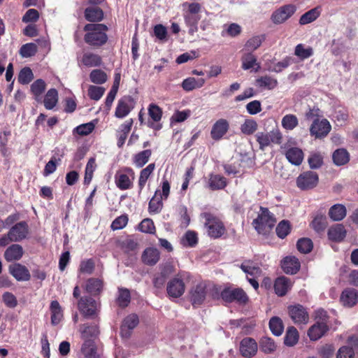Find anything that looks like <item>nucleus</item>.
Here are the masks:
<instances>
[{
    "label": "nucleus",
    "mask_w": 358,
    "mask_h": 358,
    "mask_svg": "<svg viewBox=\"0 0 358 358\" xmlns=\"http://www.w3.org/2000/svg\"><path fill=\"white\" fill-rule=\"evenodd\" d=\"M229 129V122L223 118L219 119L212 127L210 136L215 141H220L227 133Z\"/></svg>",
    "instance_id": "nucleus-14"
},
{
    "label": "nucleus",
    "mask_w": 358,
    "mask_h": 358,
    "mask_svg": "<svg viewBox=\"0 0 358 358\" xmlns=\"http://www.w3.org/2000/svg\"><path fill=\"white\" fill-rule=\"evenodd\" d=\"M81 352L85 358H99L96 352V348L93 340H86L84 341Z\"/></svg>",
    "instance_id": "nucleus-34"
},
{
    "label": "nucleus",
    "mask_w": 358,
    "mask_h": 358,
    "mask_svg": "<svg viewBox=\"0 0 358 358\" xmlns=\"http://www.w3.org/2000/svg\"><path fill=\"white\" fill-rule=\"evenodd\" d=\"M283 271L288 274H294L300 268V263L295 257H286L282 262Z\"/></svg>",
    "instance_id": "nucleus-26"
},
{
    "label": "nucleus",
    "mask_w": 358,
    "mask_h": 358,
    "mask_svg": "<svg viewBox=\"0 0 358 358\" xmlns=\"http://www.w3.org/2000/svg\"><path fill=\"white\" fill-rule=\"evenodd\" d=\"M205 283L200 282L192 287L190 292V300L193 306H199L205 300L206 296Z\"/></svg>",
    "instance_id": "nucleus-15"
},
{
    "label": "nucleus",
    "mask_w": 358,
    "mask_h": 358,
    "mask_svg": "<svg viewBox=\"0 0 358 358\" xmlns=\"http://www.w3.org/2000/svg\"><path fill=\"white\" fill-rule=\"evenodd\" d=\"M105 92V88L103 87L90 85L88 88V96L91 99L99 100Z\"/></svg>",
    "instance_id": "nucleus-58"
},
{
    "label": "nucleus",
    "mask_w": 358,
    "mask_h": 358,
    "mask_svg": "<svg viewBox=\"0 0 358 358\" xmlns=\"http://www.w3.org/2000/svg\"><path fill=\"white\" fill-rule=\"evenodd\" d=\"M29 227L25 222H20L14 225L8 231L11 241L18 242L27 236Z\"/></svg>",
    "instance_id": "nucleus-13"
},
{
    "label": "nucleus",
    "mask_w": 358,
    "mask_h": 358,
    "mask_svg": "<svg viewBox=\"0 0 358 358\" xmlns=\"http://www.w3.org/2000/svg\"><path fill=\"white\" fill-rule=\"evenodd\" d=\"M276 220L266 208H261L252 225L259 234H266L274 227Z\"/></svg>",
    "instance_id": "nucleus-2"
},
{
    "label": "nucleus",
    "mask_w": 358,
    "mask_h": 358,
    "mask_svg": "<svg viewBox=\"0 0 358 358\" xmlns=\"http://www.w3.org/2000/svg\"><path fill=\"white\" fill-rule=\"evenodd\" d=\"M241 269L245 273L255 278L261 275L262 271L257 266L255 265L252 262H245L241 266Z\"/></svg>",
    "instance_id": "nucleus-50"
},
{
    "label": "nucleus",
    "mask_w": 358,
    "mask_h": 358,
    "mask_svg": "<svg viewBox=\"0 0 358 358\" xmlns=\"http://www.w3.org/2000/svg\"><path fill=\"white\" fill-rule=\"evenodd\" d=\"M333 161L337 166L344 165L348 162L349 154L345 149H338L333 153Z\"/></svg>",
    "instance_id": "nucleus-45"
},
{
    "label": "nucleus",
    "mask_w": 358,
    "mask_h": 358,
    "mask_svg": "<svg viewBox=\"0 0 358 358\" xmlns=\"http://www.w3.org/2000/svg\"><path fill=\"white\" fill-rule=\"evenodd\" d=\"M205 83V80L200 78L196 80L194 78L190 77L186 78L182 83V87L185 91H192L196 88L201 87Z\"/></svg>",
    "instance_id": "nucleus-40"
},
{
    "label": "nucleus",
    "mask_w": 358,
    "mask_h": 358,
    "mask_svg": "<svg viewBox=\"0 0 358 358\" xmlns=\"http://www.w3.org/2000/svg\"><path fill=\"white\" fill-rule=\"evenodd\" d=\"M167 293L171 297L178 298L185 292V283L181 279L175 278L167 285Z\"/></svg>",
    "instance_id": "nucleus-17"
},
{
    "label": "nucleus",
    "mask_w": 358,
    "mask_h": 358,
    "mask_svg": "<svg viewBox=\"0 0 358 358\" xmlns=\"http://www.w3.org/2000/svg\"><path fill=\"white\" fill-rule=\"evenodd\" d=\"M207 233L209 236L217 238L222 236L225 232V227L222 221L210 213H203L201 214Z\"/></svg>",
    "instance_id": "nucleus-3"
},
{
    "label": "nucleus",
    "mask_w": 358,
    "mask_h": 358,
    "mask_svg": "<svg viewBox=\"0 0 358 358\" xmlns=\"http://www.w3.org/2000/svg\"><path fill=\"white\" fill-rule=\"evenodd\" d=\"M289 315L293 322L296 324H307L309 316L306 310L299 304L291 306L288 308Z\"/></svg>",
    "instance_id": "nucleus-11"
},
{
    "label": "nucleus",
    "mask_w": 358,
    "mask_h": 358,
    "mask_svg": "<svg viewBox=\"0 0 358 358\" xmlns=\"http://www.w3.org/2000/svg\"><path fill=\"white\" fill-rule=\"evenodd\" d=\"M34 78L32 71L29 67L23 68L18 76V81L22 85L29 83Z\"/></svg>",
    "instance_id": "nucleus-56"
},
{
    "label": "nucleus",
    "mask_w": 358,
    "mask_h": 358,
    "mask_svg": "<svg viewBox=\"0 0 358 358\" xmlns=\"http://www.w3.org/2000/svg\"><path fill=\"white\" fill-rule=\"evenodd\" d=\"M329 217L334 221H340L346 215V208L341 204L333 206L329 211Z\"/></svg>",
    "instance_id": "nucleus-41"
},
{
    "label": "nucleus",
    "mask_w": 358,
    "mask_h": 358,
    "mask_svg": "<svg viewBox=\"0 0 358 358\" xmlns=\"http://www.w3.org/2000/svg\"><path fill=\"white\" fill-rule=\"evenodd\" d=\"M37 52V46L36 44L29 43L23 45L20 50V54L23 57H29L34 55Z\"/></svg>",
    "instance_id": "nucleus-59"
},
{
    "label": "nucleus",
    "mask_w": 358,
    "mask_h": 358,
    "mask_svg": "<svg viewBox=\"0 0 358 358\" xmlns=\"http://www.w3.org/2000/svg\"><path fill=\"white\" fill-rule=\"evenodd\" d=\"M282 126L287 130H293L298 125V119L296 115L288 114L282 119Z\"/></svg>",
    "instance_id": "nucleus-53"
},
{
    "label": "nucleus",
    "mask_w": 358,
    "mask_h": 358,
    "mask_svg": "<svg viewBox=\"0 0 358 358\" xmlns=\"http://www.w3.org/2000/svg\"><path fill=\"white\" fill-rule=\"evenodd\" d=\"M296 11L293 5H286L276 10L271 16V20L275 24H281L289 18Z\"/></svg>",
    "instance_id": "nucleus-12"
},
{
    "label": "nucleus",
    "mask_w": 358,
    "mask_h": 358,
    "mask_svg": "<svg viewBox=\"0 0 358 358\" xmlns=\"http://www.w3.org/2000/svg\"><path fill=\"white\" fill-rule=\"evenodd\" d=\"M255 85L262 89L273 90L278 85V80L271 76H264L257 78Z\"/></svg>",
    "instance_id": "nucleus-36"
},
{
    "label": "nucleus",
    "mask_w": 358,
    "mask_h": 358,
    "mask_svg": "<svg viewBox=\"0 0 358 358\" xmlns=\"http://www.w3.org/2000/svg\"><path fill=\"white\" fill-rule=\"evenodd\" d=\"M331 128V124L327 120L317 118L313 121L310 132L312 136H315L316 138H322L329 133Z\"/></svg>",
    "instance_id": "nucleus-10"
},
{
    "label": "nucleus",
    "mask_w": 358,
    "mask_h": 358,
    "mask_svg": "<svg viewBox=\"0 0 358 358\" xmlns=\"http://www.w3.org/2000/svg\"><path fill=\"white\" fill-rule=\"evenodd\" d=\"M155 169V164L154 163H151L141 171L138 181L139 192H141L143 190L148 180L149 179L150 176L152 174Z\"/></svg>",
    "instance_id": "nucleus-29"
},
{
    "label": "nucleus",
    "mask_w": 358,
    "mask_h": 358,
    "mask_svg": "<svg viewBox=\"0 0 358 358\" xmlns=\"http://www.w3.org/2000/svg\"><path fill=\"white\" fill-rule=\"evenodd\" d=\"M108 27L103 24H87L84 27L85 43L92 46L100 47L108 41Z\"/></svg>",
    "instance_id": "nucleus-1"
},
{
    "label": "nucleus",
    "mask_w": 358,
    "mask_h": 358,
    "mask_svg": "<svg viewBox=\"0 0 358 358\" xmlns=\"http://www.w3.org/2000/svg\"><path fill=\"white\" fill-rule=\"evenodd\" d=\"M269 328L271 332L277 336H280L284 330V325L282 320L278 317H273L269 321Z\"/></svg>",
    "instance_id": "nucleus-47"
},
{
    "label": "nucleus",
    "mask_w": 358,
    "mask_h": 358,
    "mask_svg": "<svg viewBox=\"0 0 358 358\" xmlns=\"http://www.w3.org/2000/svg\"><path fill=\"white\" fill-rule=\"evenodd\" d=\"M259 348L263 352L271 354L275 351L277 345L273 338L264 336L259 341Z\"/></svg>",
    "instance_id": "nucleus-38"
},
{
    "label": "nucleus",
    "mask_w": 358,
    "mask_h": 358,
    "mask_svg": "<svg viewBox=\"0 0 358 358\" xmlns=\"http://www.w3.org/2000/svg\"><path fill=\"white\" fill-rule=\"evenodd\" d=\"M296 246L301 253L307 254L313 249V242L308 238H303L297 241Z\"/></svg>",
    "instance_id": "nucleus-57"
},
{
    "label": "nucleus",
    "mask_w": 358,
    "mask_h": 358,
    "mask_svg": "<svg viewBox=\"0 0 358 358\" xmlns=\"http://www.w3.org/2000/svg\"><path fill=\"white\" fill-rule=\"evenodd\" d=\"M132 124H133V120H132V119H130V120L125 121L120 127V129L117 131V145L119 148L122 147V145L124 144L125 141L127 138V135L131 131Z\"/></svg>",
    "instance_id": "nucleus-27"
},
{
    "label": "nucleus",
    "mask_w": 358,
    "mask_h": 358,
    "mask_svg": "<svg viewBox=\"0 0 358 358\" xmlns=\"http://www.w3.org/2000/svg\"><path fill=\"white\" fill-rule=\"evenodd\" d=\"M312 227L317 232L324 230L327 226V220L324 216H316L311 223Z\"/></svg>",
    "instance_id": "nucleus-61"
},
{
    "label": "nucleus",
    "mask_w": 358,
    "mask_h": 358,
    "mask_svg": "<svg viewBox=\"0 0 358 358\" xmlns=\"http://www.w3.org/2000/svg\"><path fill=\"white\" fill-rule=\"evenodd\" d=\"M131 296L129 289L120 288L118 290V296L117 303L119 306L124 308L130 303Z\"/></svg>",
    "instance_id": "nucleus-52"
},
{
    "label": "nucleus",
    "mask_w": 358,
    "mask_h": 358,
    "mask_svg": "<svg viewBox=\"0 0 358 358\" xmlns=\"http://www.w3.org/2000/svg\"><path fill=\"white\" fill-rule=\"evenodd\" d=\"M81 62L83 65L88 67L98 66L101 63V58L98 55L86 52L83 55Z\"/></svg>",
    "instance_id": "nucleus-39"
},
{
    "label": "nucleus",
    "mask_w": 358,
    "mask_h": 358,
    "mask_svg": "<svg viewBox=\"0 0 358 358\" xmlns=\"http://www.w3.org/2000/svg\"><path fill=\"white\" fill-rule=\"evenodd\" d=\"M320 15L318 8H313L303 14L299 19V24L305 25L315 21Z\"/></svg>",
    "instance_id": "nucleus-44"
},
{
    "label": "nucleus",
    "mask_w": 358,
    "mask_h": 358,
    "mask_svg": "<svg viewBox=\"0 0 358 358\" xmlns=\"http://www.w3.org/2000/svg\"><path fill=\"white\" fill-rule=\"evenodd\" d=\"M135 173L130 167H124L116 172L115 182L121 190L129 189L133 187Z\"/></svg>",
    "instance_id": "nucleus-5"
},
{
    "label": "nucleus",
    "mask_w": 358,
    "mask_h": 358,
    "mask_svg": "<svg viewBox=\"0 0 358 358\" xmlns=\"http://www.w3.org/2000/svg\"><path fill=\"white\" fill-rule=\"evenodd\" d=\"M134 108L133 99L130 96H125L119 100L115 116L118 118L126 117Z\"/></svg>",
    "instance_id": "nucleus-18"
},
{
    "label": "nucleus",
    "mask_w": 358,
    "mask_h": 358,
    "mask_svg": "<svg viewBox=\"0 0 358 358\" xmlns=\"http://www.w3.org/2000/svg\"><path fill=\"white\" fill-rule=\"evenodd\" d=\"M329 330V327L325 322H316L308 331V336L311 341H317L322 338Z\"/></svg>",
    "instance_id": "nucleus-21"
},
{
    "label": "nucleus",
    "mask_w": 358,
    "mask_h": 358,
    "mask_svg": "<svg viewBox=\"0 0 358 358\" xmlns=\"http://www.w3.org/2000/svg\"><path fill=\"white\" fill-rule=\"evenodd\" d=\"M85 17L90 22H99L103 18V12L99 7L90 6L85 9Z\"/></svg>",
    "instance_id": "nucleus-31"
},
{
    "label": "nucleus",
    "mask_w": 358,
    "mask_h": 358,
    "mask_svg": "<svg viewBox=\"0 0 358 358\" xmlns=\"http://www.w3.org/2000/svg\"><path fill=\"white\" fill-rule=\"evenodd\" d=\"M208 185L211 189H220L226 186V179L220 175H211Z\"/></svg>",
    "instance_id": "nucleus-49"
},
{
    "label": "nucleus",
    "mask_w": 358,
    "mask_h": 358,
    "mask_svg": "<svg viewBox=\"0 0 358 358\" xmlns=\"http://www.w3.org/2000/svg\"><path fill=\"white\" fill-rule=\"evenodd\" d=\"M294 54L301 59H305L313 55V50L311 47H305L303 44H298L295 47Z\"/></svg>",
    "instance_id": "nucleus-51"
},
{
    "label": "nucleus",
    "mask_w": 358,
    "mask_h": 358,
    "mask_svg": "<svg viewBox=\"0 0 358 358\" xmlns=\"http://www.w3.org/2000/svg\"><path fill=\"white\" fill-rule=\"evenodd\" d=\"M152 155L151 150L141 151L133 156V163L137 168L143 167L149 161Z\"/></svg>",
    "instance_id": "nucleus-33"
},
{
    "label": "nucleus",
    "mask_w": 358,
    "mask_h": 358,
    "mask_svg": "<svg viewBox=\"0 0 358 358\" xmlns=\"http://www.w3.org/2000/svg\"><path fill=\"white\" fill-rule=\"evenodd\" d=\"M160 253L155 248H148L142 254L143 262L149 266L155 265L159 260Z\"/></svg>",
    "instance_id": "nucleus-24"
},
{
    "label": "nucleus",
    "mask_w": 358,
    "mask_h": 358,
    "mask_svg": "<svg viewBox=\"0 0 358 358\" xmlns=\"http://www.w3.org/2000/svg\"><path fill=\"white\" fill-rule=\"evenodd\" d=\"M299 337L296 329L294 327H290L287 330L284 343L287 346L292 347L298 343Z\"/></svg>",
    "instance_id": "nucleus-43"
},
{
    "label": "nucleus",
    "mask_w": 358,
    "mask_h": 358,
    "mask_svg": "<svg viewBox=\"0 0 358 358\" xmlns=\"http://www.w3.org/2000/svg\"><path fill=\"white\" fill-rule=\"evenodd\" d=\"M264 37L262 36H255L247 41L245 48L249 52L257 50L262 43Z\"/></svg>",
    "instance_id": "nucleus-55"
},
{
    "label": "nucleus",
    "mask_w": 358,
    "mask_h": 358,
    "mask_svg": "<svg viewBox=\"0 0 358 358\" xmlns=\"http://www.w3.org/2000/svg\"><path fill=\"white\" fill-rule=\"evenodd\" d=\"M51 323L53 325L59 324L63 318V311L57 301H52L50 303Z\"/></svg>",
    "instance_id": "nucleus-32"
},
{
    "label": "nucleus",
    "mask_w": 358,
    "mask_h": 358,
    "mask_svg": "<svg viewBox=\"0 0 358 358\" xmlns=\"http://www.w3.org/2000/svg\"><path fill=\"white\" fill-rule=\"evenodd\" d=\"M282 152L289 163L299 166L303 160V152L297 147H289L286 144L281 146Z\"/></svg>",
    "instance_id": "nucleus-9"
},
{
    "label": "nucleus",
    "mask_w": 358,
    "mask_h": 358,
    "mask_svg": "<svg viewBox=\"0 0 358 358\" xmlns=\"http://www.w3.org/2000/svg\"><path fill=\"white\" fill-rule=\"evenodd\" d=\"M9 272L17 281H28L31 278L27 268L20 264L10 265Z\"/></svg>",
    "instance_id": "nucleus-16"
},
{
    "label": "nucleus",
    "mask_w": 358,
    "mask_h": 358,
    "mask_svg": "<svg viewBox=\"0 0 358 358\" xmlns=\"http://www.w3.org/2000/svg\"><path fill=\"white\" fill-rule=\"evenodd\" d=\"M45 87L46 84L42 79H38L31 84V92L34 95L36 101L40 100V97L45 91Z\"/></svg>",
    "instance_id": "nucleus-48"
},
{
    "label": "nucleus",
    "mask_w": 358,
    "mask_h": 358,
    "mask_svg": "<svg viewBox=\"0 0 358 358\" xmlns=\"http://www.w3.org/2000/svg\"><path fill=\"white\" fill-rule=\"evenodd\" d=\"M346 230L343 224H337L328 230L329 238L331 241L339 242L344 239L346 236Z\"/></svg>",
    "instance_id": "nucleus-28"
},
{
    "label": "nucleus",
    "mask_w": 358,
    "mask_h": 358,
    "mask_svg": "<svg viewBox=\"0 0 358 358\" xmlns=\"http://www.w3.org/2000/svg\"><path fill=\"white\" fill-rule=\"evenodd\" d=\"M80 312L85 317H92L96 314L99 310V302L90 296H83L78 303Z\"/></svg>",
    "instance_id": "nucleus-7"
},
{
    "label": "nucleus",
    "mask_w": 358,
    "mask_h": 358,
    "mask_svg": "<svg viewBox=\"0 0 358 358\" xmlns=\"http://www.w3.org/2000/svg\"><path fill=\"white\" fill-rule=\"evenodd\" d=\"M103 289V282L101 280L98 278H90L85 285L86 291L92 294H99Z\"/></svg>",
    "instance_id": "nucleus-37"
},
{
    "label": "nucleus",
    "mask_w": 358,
    "mask_h": 358,
    "mask_svg": "<svg viewBox=\"0 0 358 358\" xmlns=\"http://www.w3.org/2000/svg\"><path fill=\"white\" fill-rule=\"evenodd\" d=\"M308 162L311 169H318L323 163V157L318 152H312L308 159Z\"/></svg>",
    "instance_id": "nucleus-60"
},
{
    "label": "nucleus",
    "mask_w": 358,
    "mask_h": 358,
    "mask_svg": "<svg viewBox=\"0 0 358 358\" xmlns=\"http://www.w3.org/2000/svg\"><path fill=\"white\" fill-rule=\"evenodd\" d=\"M292 287V280L286 277L278 278L274 282V290L279 296H285Z\"/></svg>",
    "instance_id": "nucleus-22"
},
{
    "label": "nucleus",
    "mask_w": 358,
    "mask_h": 358,
    "mask_svg": "<svg viewBox=\"0 0 358 358\" xmlns=\"http://www.w3.org/2000/svg\"><path fill=\"white\" fill-rule=\"evenodd\" d=\"M191 110H176L171 117V122H182L191 115Z\"/></svg>",
    "instance_id": "nucleus-63"
},
{
    "label": "nucleus",
    "mask_w": 358,
    "mask_h": 358,
    "mask_svg": "<svg viewBox=\"0 0 358 358\" xmlns=\"http://www.w3.org/2000/svg\"><path fill=\"white\" fill-rule=\"evenodd\" d=\"M220 296L222 300L227 303H245L248 300L246 293L241 288H225L222 291Z\"/></svg>",
    "instance_id": "nucleus-6"
},
{
    "label": "nucleus",
    "mask_w": 358,
    "mask_h": 358,
    "mask_svg": "<svg viewBox=\"0 0 358 358\" xmlns=\"http://www.w3.org/2000/svg\"><path fill=\"white\" fill-rule=\"evenodd\" d=\"M138 229L143 233L153 234L155 231V227L152 220L144 219L139 224Z\"/></svg>",
    "instance_id": "nucleus-64"
},
{
    "label": "nucleus",
    "mask_w": 358,
    "mask_h": 358,
    "mask_svg": "<svg viewBox=\"0 0 358 358\" xmlns=\"http://www.w3.org/2000/svg\"><path fill=\"white\" fill-rule=\"evenodd\" d=\"M58 92L57 90L52 88L50 89L44 98V106L48 110H52L57 105L58 102Z\"/></svg>",
    "instance_id": "nucleus-35"
},
{
    "label": "nucleus",
    "mask_w": 358,
    "mask_h": 358,
    "mask_svg": "<svg viewBox=\"0 0 358 358\" xmlns=\"http://www.w3.org/2000/svg\"><path fill=\"white\" fill-rule=\"evenodd\" d=\"M138 324V317L136 314H131L124 320L121 326V335L123 338H127L133 330Z\"/></svg>",
    "instance_id": "nucleus-20"
},
{
    "label": "nucleus",
    "mask_w": 358,
    "mask_h": 358,
    "mask_svg": "<svg viewBox=\"0 0 358 358\" xmlns=\"http://www.w3.org/2000/svg\"><path fill=\"white\" fill-rule=\"evenodd\" d=\"M257 344L252 338H245L240 343V352L243 357H250L256 355Z\"/></svg>",
    "instance_id": "nucleus-19"
},
{
    "label": "nucleus",
    "mask_w": 358,
    "mask_h": 358,
    "mask_svg": "<svg viewBox=\"0 0 358 358\" xmlns=\"http://www.w3.org/2000/svg\"><path fill=\"white\" fill-rule=\"evenodd\" d=\"M276 234L278 237L284 238L290 231V225L288 221H281L276 227Z\"/></svg>",
    "instance_id": "nucleus-62"
},
{
    "label": "nucleus",
    "mask_w": 358,
    "mask_h": 358,
    "mask_svg": "<svg viewBox=\"0 0 358 358\" xmlns=\"http://www.w3.org/2000/svg\"><path fill=\"white\" fill-rule=\"evenodd\" d=\"M318 180V175L315 172L306 171L297 177L296 185L302 190L310 189L316 187Z\"/></svg>",
    "instance_id": "nucleus-8"
},
{
    "label": "nucleus",
    "mask_w": 358,
    "mask_h": 358,
    "mask_svg": "<svg viewBox=\"0 0 358 358\" xmlns=\"http://www.w3.org/2000/svg\"><path fill=\"white\" fill-rule=\"evenodd\" d=\"M90 78L92 83L98 85L104 83L108 79L106 73L100 69L93 70L90 74Z\"/></svg>",
    "instance_id": "nucleus-54"
},
{
    "label": "nucleus",
    "mask_w": 358,
    "mask_h": 358,
    "mask_svg": "<svg viewBox=\"0 0 358 358\" xmlns=\"http://www.w3.org/2000/svg\"><path fill=\"white\" fill-rule=\"evenodd\" d=\"M258 124L253 119H245L244 122L241 125L240 129L244 135H252L257 129Z\"/></svg>",
    "instance_id": "nucleus-46"
},
{
    "label": "nucleus",
    "mask_w": 358,
    "mask_h": 358,
    "mask_svg": "<svg viewBox=\"0 0 358 358\" xmlns=\"http://www.w3.org/2000/svg\"><path fill=\"white\" fill-rule=\"evenodd\" d=\"M81 337L85 341L86 340H93L96 338L99 334L98 327L96 325H81L80 327Z\"/></svg>",
    "instance_id": "nucleus-30"
},
{
    "label": "nucleus",
    "mask_w": 358,
    "mask_h": 358,
    "mask_svg": "<svg viewBox=\"0 0 358 358\" xmlns=\"http://www.w3.org/2000/svg\"><path fill=\"white\" fill-rule=\"evenodd\" d=\"M255 137L259 145V148L262 150H264L265 148L271 145L272 143L276 145L280 144L282 140V134L277 126L269 132L257 133Z\"/></svg>",
    "instance_id": "nucleus-4"
},
{
    "label": "nucleus",
    "mask_w": 358,
    "mask_h": 358,
    "mask_svg": "<svg viewBox=\"0 0 358 358\" xmlns=\"http://www.w3.org/2000/svg\"><path fill=\"white\" fill-rule=\"evenodd\" d=\"M255 68V71H257L260 68L259 64L257 62L256 57L251 52L245 54L242 57V68L244 70H248L252 68Z\"/></svg>",
    "instance_id": "nucleus-42"
},
{
    "label": "nucleus",
    "mask_w": 358,
    "mask_h": 358,
    "mask_svg": "<svg viewBox=\"0 0 358 358\" xmlns=\"http://www.w3.org/2000/svg\"><path fill=\"white\" fill-rule=\"evenodd\" d=\"M358 301V292L352 288L345 289L341 296V302L344 306L352 307Z\"/></svg>",
    "instance_id": "nucleus-23"
},
{
    "label": "nucleus",
    "mask_w": 358,
    "mask_h": 358,
    "mask_svg": "<svg viewBox=\"0 0 358 358\" xmlns=\"http://www.w3.org/2000/svg\"><path fill=\"white\" fill-rule=\"evenodd\" d=\"M22 247L18 244H13L9 246L4 252V257L7 262L20 260L23 256Z\"/></svg>",
    "instance_id": "nucleus-25"
}]
</instances>
